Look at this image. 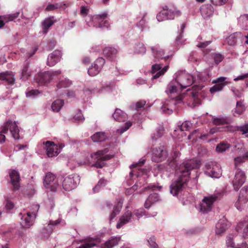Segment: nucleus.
Listing matches in <instances>:
<instances>
[{"label": "nucleus", "mask_w": 248, "mask_h": 248, "mask_svg": "<svg viewBox=\"0 0 248 248\" xmlns=\"http://www.w3.org/2000/svg\"><path fill=\"white\" fill-rule=\"evenodd\" d=\"M204 87L203 84L196 85L192 89H188L185 94H178L183 89L174 78L168 84L165 91L166 93L171 96L162 102L161 111L162 113L170 114L177 106L185 101L187 102V105L190 107L198 106L201 104L200 91Z\"/></svg>", "instance_id": "1"}, {"label": "nucleus", "mask_w": 248, "mask_h": 248, "mask_svg": "<svg viewBox=\"0 0 248 248\" xmlns=\"http://www.w3.org/2000/svg\"><path fill=\"white\" fill-rule=\"evenodd\" d=\"M201 166V161L197 158L186 160L176 168V176L170 186V193L177 196L187 186L191 171L198 169Z\"/></svg>", "instance_id": "2"}, {"label": "nucleus", "mask_w": 248, "mask_h": 248, "mask_svg": "<svg viewBox=\"0 0 248 248\" xmlns=\"http://www.w3.org/2000/svg\"><path fill=\"white\" fill-rule=\"evenodd\" d=\"M152 54L155 63L152 66L151 72L153 75L152 79H155L163 76L169 68L170 56L165 53L164 50L158 46L151 47Z\"/></svg>", "instance_id": "3"}, {"label": "nucleus", "mask_w": 248, "mask_h": 248, "mask_svg": "<svg viewBox=\"0 0 248 248\" xmlns=\"http://www.w3.org/2000/svg\"><path fill=\"white\" fill-rule=\"evenodd\" d=\"M108 151V148H106L104 150L98 151L90 155L86 153L83 155V159L77 160V163L78 165H87L102 168L105 165L104 161L109 159L108 155H105Z\"/></svg>", "instance_id": "4"}, {"label": "nucleus", "mask_w": 248, "mask_h": 248, "mask_svg": "<svg viewBox=\"0 0 248 248\" xmlns=\"http://www.w3.org/2000/svg\"><path fill=\"white\" fill-rule=\"evenodd\" d=\"M230 148H232V152L238 155L244 152V144L242 141L234 138L220 142L216 146V151L218 153H222Z\"/></svg>", "instance_id": "5"}, {"label": "nucleus", "mask_w": 248, "mask_h": 248, "mask_svg": "<svg viewBox=\"0 0 248 248\" xmlns=\"http://www.w3.org/2000/svg\"><path fill=\"white\" fill-rule=\"evenodd\" d=\"M11 134L15 140L22 138L21 132L15 121L8 120L0 128V143L5 141L6 135Z\"/></svg>", "instance_id": "6"}, {"label": "nucleus", "mask_w": 248, "mask_h": 248, "mask_svg": "<svg viewBox=\"0 0 248 248\" xmlns=\"http://www.w3.org/2000/svg\"><path fill=\"white\" fill-rule=\"evenodd\" d=\"M39 207V204H33L29 209L24 210L19 214L20 224L22 228H29L33 224L36 218V214Z\"/></svg>", "instance_id": "7"}, {"label": "nucleus", "mask_w": 248, "mask_h": 248, "mask_svg": "<svg viewBox=\"0 0 248 248\" xmlns=\"http://www.w3.org/2000/svg\"><path fill=\"white\" fill-rule=\"evenodd\" d=\"M108 13L104 12L101 14L92 16L90 15L85 18L87 26L89 27L108 29L109 26L108 21L107 20Z\"/></svg>", "instance_id": "8"}, {"label": "nucleus", "mask_w": 248, "mask_h": 248, "mask_svg": "<svg viewBox=\"0 0 248 248\" xmlns=\"http://www.w3.org/2000/svg\"><path fill=\"white\" fill-rule=\"evenodd\" d=\"M59 178H56L55 174L51 172H47L44 178L43 184L47 192L56 193L61 190V186L59 184Z\"/></svg>", "instance_id": "9"}, {"label": "nucleus", "mask_w": 248, "mask_h": 248, "mask_svg": "<svg viewBox=\"0 0 248 248\" xmlns=\"http://www.w3.org/2000/svg\"><path fill=\"white\" fill-rule=\"evenodd\" d=\"M173 78L183 90L191 86L196 81L195 77L183 71H178L175 73Z\"/></svg>", "instance_id": "10"}, {"label": "nucleus", "mask_w": 248, "mask_h": 248, "mask_svg": "<svg viewBox=\"0 0 248 248\" xmlns=\"http://www.w3.org/2000/svg\"><path fill=\"white\" fill-rule=\"evenodd\" d=\"M217 194H214L204 197L201 202L199 210L202 214L207 213L210 212L213 208L214 202L218 199Z\"/></svg>", "instance_id": "11"}, {"label": "nucleus", "mask_w": 248, "mask_h": 248, "mask_svg": "<svg viewBox=\"0 0 248 248\" xmlns=\"http://www.w3.org/2000/svg\"><path fill=\"white\" fill-rule=\"evenodd\" d=\"M62 178H60V183L62 184V188L67 191L75 189L79 183V176L77 174H71L65 177L62 183Z\"/></svg>", "instance_id": "12"}, {"label": "nucleus", "mask_w": 248, "mask_h": 248, "mask_svg": "<svg viewBox=\"0 0 248 248\" xmlns=\"http://www.w3.org/2000/svg\"><path fill=\"white\" fill-rule=\"evenodd\" d=\"M205 173L213 178H218L222 175L220 165L216 161H209L205 165Z\"/></svg>", "instance_id": "13"}, {"label": "nucleus", "mask_w": 248, "mask_h": 248, "mask_svg": "<svg viewBox=\"0 0 248 248\" xmlns=\"http://www.w3.org/2000/svg\"><path fill=\"white\" fill-rule=\"evenodd\" d=\"M62 225L65 224V221L62 218L59 217L56 220H50L47 225V226L44 227L40 233V236L42 239H47L48 238L50 234L52 233L53 230L57 227L59 225Z\"/></svg>", "instance_id": "14"}, {"label": "nucleus", "mask_w": 248, "mask_h": 248, "mask_svg": "<svg viewBox=\"0 0 248 248\" xmlns=\"http://www.w3.org/2000/svg\"><path fill=\"white\" fill-rule=\"evenodd\" d=\"M168 152L164 146L153 148L152 150V160L155 162H161L167 159Z\"/></svg>", "instance_id": "15"}, {"label": "nucleus", "mask_w": 248, "mask_h": 248, "mask_svg": "<svg viewBox=\"0 0 248 248\" xmlns=\"http://www.w3.org/2000/svg\"><path fill=\"white\" fill-rule=\"evenodd\" d=\"M61 74V70L46 71L40 75L37 81L40 84H46L56 80Z\"/></svg>", "instance_id": "16"}, {"label": "nucleus", "mask_w": 248, "mask_h": 248, "mask_svg": "<svg viewBox=\"0 0 248 248\" xmlns=\"http://www.w3.org/2000/svg\"><path fill=\"white\" fill-rule=\"evenodd\" d=\"M112 86L110 85H103L100 83L96 85V86L93 85L91 88H85L83 90L84 93L87 94H90L92 93H104L109 92L111 91Z\"/></svg>", "instance_id": "17"}, {"label": "nucleus", "mask_w": 248, "mask_h": 248, "mask_svg": "<svg viewBox=\"0 0 248 248\" xmlns=\"http://www.w3.org/2000/svg\"><path fill=\"white\" fill-rule=\"evenodd\" d=\"M105 63V60L103 58H98L88 68V75L91 77H94L98 75L102 70Z\"/></svg>", "instance_id": "18"}, {"label": "nucleus", "mask_w": 248, "mask_h": 248, "mask_svg": "<svg viewBox=\"0 0 248 248\" xmlns=\"http://www.w3.org/2000/svg\"><path fill=\"white\" fill-rule=\"evenodd\" d=\"M145 160V159L140 158L138 162L133 163L129 166L131 170L129 172V175L125 177V180L128 186H130L132 184L131 180L135 179L138 176V175L137 174V168L142 166L144 164Z\"/></svg>", "instance_id": "19"}, {"label": "nucleus", "mask_w": 248, "mask_h": 248, "mask_svg": "<svg viewBox=\"0 0 248 248\" xmlns=\"http://www.w3.org/2000/svg\"><path fill=\"white\" fill-rule=\"evenodd\" d=\"M245 181L246 175L245 172L239 169H236L234 176L232 182L234 190L237 191L244 184Z\"/></svg>", "instance_id": "20"}, {"label": "nucleus", "mask_w": 248, "mask_h": 248, "mask_svg": "<svg viewBox=\"0 0 248 248\" xmlns=\"http://www.w3.org/2000/svg\"><path fill=\"white\" fill-rule=\"evenodd\" d=\"M248 202V186L243 187L240 190L239 195L237 201L235 203V206L240 211H241L245 204Z\"/></svg>", "instance_id": "21"}, {"label": "nucleus", "mask_w": 248, "mask_h": 248, "mask_svg": "<svg viewBox=\"0 0 248 248\" xmlns=\"http://www.w3.org/2000/svg\"><path fill=\"white\" fill-rule=\"evenodd\" d=\"M10 180L9 183L12 186V190L17 191L20 188V175L18 171L13 169L8 171Z\"/></svg>", "instance_id": "22"}, {"label": "nucleus", "mask_w": 248, "mask_h": 248, "mask_svg": "<svg viewBox=\"0 0 248 248\" xmlns=\"http://www.w3.org/2000/svg\"><path fill=\"white\" fill-rule=\"evenodd\" d=\"M36 50L37 48L32 49L31 52H29L27 54L26 57H27V59L25 61L23 67L21 69V78L24 80H26L29 77L31 76V71L29 68L30 63V60L29 59L35 53Z\"/></svg>", "instance_id": "23"}, {"label": "nucleus", "mask_w": 248, "mask_h": 248, "mask_svg": "<svg viewBox=\"0 0 248 248\" xmlns=\"http://www.w3.org/2000/svg\"><path fill=\"white\" fill-rule=\"evenodd\" d=\"M44 148L46 151V155L49 157H52L58 155L57 145L53 141H46L43 143Z\"/></svg>", "instance_id": "24"}, {"label": "nucleus", "mask_w": 248, "mask_h": 248, "mask_svg": "<svg viewBox=\"0 0 248 248\" xmlns=\"http://www.w3.org/2000/svg\"><path fill=\"white\" fill-rule=\"evenodd\" d=\"M0 79L7 86V88H10L15 84V78L12 72L7 71L0 73Z\"/></svg>", "instance_id": "25"}, {"label": "nucleus", "mask_w": 248, "mask_h": 248, "mask_svg": "<svg viewBox=\"0 0 248 248\" xmlns=\"http://www.w3.org/2000/svg\"><path fill=\"white\" fill-rule=\"evenodd\" d=\"M136 220L135 217L132 216V213L130 211L125 212L120 218L117 224L116 227L118 229L121 228L124 225L129 222H134Z\"/></svg>", "instance_id": "26"}, {"label": "nucleus", "mask_w": 248, "mask_h": 248, "mask_svg": "<svg viewBox=\"0 0 248 248\" xmlns=\"http://www.w3.org/2000/svg\"><path fill=\"white\" fill-rule=\"evenodd\" d=\"M62 53L61 50H55L48 56L47 64L49 66H53L61 60Z\"/></svg>", "instance_id": "27"}, {"label": "nucleus", "mask_w": 248, "mask_h": 248, "mask_svg": "<svg viewBox=\"0 0 248 248\" xmlns=\"http://www.w3.org/2000/svg\"><path fill=\"white\" fill-rule=\"evenodd\" d=\"M200 11L203 18L205 20H208L213 16L214 8L211 4H204L201 6Z\"/></svg>", "instance_id": "28"}, {"label": "nucleus", "mask_w": 248, "mask_h": 248, "mask_svg": "<svg viewBox=\"0 0 248 248\" xmlns=\"http://www.w3.org/2000/svg\"><path fill=\"white\" fill-rule=\"evenodd\" d=\"M229 224L227 223V219L223 217L220 219L216 226V233L217 234H220L224 232L228 229Z\"/></svg>", "instance_id": "29"}, {"label": "nucleus", "mask_w": 248, "mask_h": 248, "mask_svg": "<svg viewBox=\"0 0 248 248\" xmlns=\"http://www.w3.org/2000/svg\"><path fill=\"white\" fill-rule=\"evenodd\" d=\"M145 101L141 100L137 102L133 106V108L136 111V112L134 114L133 117L138 123H140L142 120V117L140 116V114L139 113V111L145 105Z\"/></svg>", "instance_id": "30"}, {"label": "nucleus", "mask_w": 248, "mask_h": 248, "mask_svg": "<svg viewBox=\"0 0 248 248\" xmlns=\"http://www.w3.org/2000/svg\"><path fill=\"white\" fill-rule=\"evenodd\" d=\"M212 120L213 123L216 125L229 124L232 121L231 117L225 115H220L217 117L213 116Z\"/></svg>", "instance_id": "31"}, {"label": "nucleus", "mask_w": 248, "mask_h": 248, "mask_svg": "<svg viewBox=\"0 0 248 248\" xmlns=\"http://www.w3.org/2000/svg\"><path fill=\"white\" fill-rule=\"evenodd\" d=\"M212 76V73L210 70L207 69H205L203 72L197 73V78L199 82H209L210 81V78Z\"/></svg>", "instance_id": "32"}, {"label": "nucleus", "mask_w": 248, "mask_h": 248, "mask_svg": "<svg viewBox=\"0 0 248 248\" xmlns=\"http://www.w3.org/2000/svg\"><path fill=\"white\" fill-rule=\"evenodd\" d=\"M112 117L117 122H124L127 118V115L121 109L116 108L112 114Z\"/></svg>", "instance_id": "33"}, {"label": "nucleus", "mask_w": 248, "mask_h": 248, "mask_svg": "<svg viewBox=\"0 0 248 248\" xmlns=\"http://www.w3.org/2000/svg\"><path fill=\"white\" fill-rule=\"evenodd\" d=\"M159 196L157 193H153L150 194L145 202L144 207L147 209L156 202L159 201Z\"/></svg>", "instance_id": "34"}, {"label": "nucleus", "mask_w": 248, "mask_h": 248, "mask_svg": "<svg viewBox=\"0 0 248 248\" xmlns=\"http://www.w3.org/2000/svg\"><path fill=\"white\" fill-rule=\"evenodd\" d=\"M120 240V236H112L102 245L101 248H112L118 245Z\"/></svg>", "instance_id": "35"}, {"label": "nucleus", "mask_w": 248, "mask_h": 248, "mask_svg": "<svg viewBox=\"0 0 248 248\" xmlns=\"http://www.w3.org/2000/svg\"><path fill=\"white\" fill-rule=\"evenodd\" d=\"M242 37V35L241 32H235L227 38L228 44L230 46H234Z\"/></svg>", "instance_id": "36"}, {"label": "nucleus", "mask_w": 248, "mask_h": 248, "mask_svg": "<svg viewBox=\"0 0 248 248\" xmlns=\"http://www.w3.org/2000/svg\"><path fill=\"white\" fill-rule=\"evenodd\" d=\"M123 203V200L120 199L118 202L117 205L113 207V210L109 216V221L111 222L115 217L120 213Z\"/></svg>", "instance_id": "37"}, {"label": "nucleus", "mask_w": 248, "mask_h": 248, "mask_svg": "<svg viewBox=\"0 0 248 248\" xmlns=\"http://www.w3.org/2000/svg\"><path fill=\"white\" fill-rule=\"evenodd\" d=\"M42 92L38 89H31L26 92V96L30 99H35L42 95Z\"/></svg>", "instance_id": "38"}, {"label": "nucleus", "mask_w": 248, "mask_h": 248, "mask_svg": "<svg viewBox=\"0 0 248 248\" xmlns=\"http://www.w3.org/2000/svg\"><path fill=\"white\" fill-rule=\"evenodd\" d=\"M164 133V128L163 126H159L156 129L155 132L151 136V141L153 145H155L158 139L163 136Z\"/></svg>", "instance_id": "39"}, {"label": "nucleus", "mask_w": 248, "mask_h": 248, "mask_svg": "<svg viewBox=\"0 0 248 248\" xmlns=\"http://www.w3.org/2000/svg\"><path fill=\"white\" fill-rule=\"evenodd\" d=\"M163 9L166 15L165 17L167 20L173 19L175 16H179L180 15V11L169 9L167 8V6H166L164 7Z\"/></svg>", "instance_id": "40"}, {"label": "nucleus", "mask_w": 248, "mask_h": 248, "mask_svg": "<svg viewBox=\"0 0 248 248\" xmlns=\"http://www.w3.org/2000/svg\"><path fill=\"white\" fill-rule=\"evenodd\" d=\"M146 52V48L142 43L138 42L133 46V53L137 54L143 55Z\"/></svg>", "instance_id": "41"}, {"label": "nucleus", "mask_w": 248, "mask_h": 248, "mask_svg": "<svg viewBox=\"0 0 248 248\" xmlns=\"http://www.w3.org/2000/svg\"><path fill=\"white\" fill-rule=\"evenodd\" d=\"M91 139L94 142H100L106 140L107 136L104 132H97L91 137Z\"/></svg>", "instance_id": "42"}, {"label": "nucleus", "mask_w": 248, "mask_h": 248, "mask_svg": "<svg viewBox=\"0 0 248 248\" xmlns=\"http://www.w3.org/2000/svg\"><path fill=\"white\" fill-rule=\"evenodd\" d=\"M239 26L243 30H248V15L241 16L238 19Z\"/></svg>", "instance_id": "43"}, {"label": "nucleus", "mask_w": 248, "mask_h": 248, "mask_svg": "<svg viewBox=\"0 0 248 248\" xmlns=\"http://www.w3.org/2000/svg\"><path fill=\"white\" fill-rule=\"evenodd\" d=\"M117 50L112 47H106L103 49V53L104 56L109 59H112L117 54Z\"/></svg>", "instance_id": "44"}, {"label": "nucleus", "mask_w": 248, "mask_h": 248, "mask_svg": "<svg viewBox=\"0 0 248 248\" xmlns=\"http://www.w3.org/2000/svg\"><path fill=\"white\" fill-rule=\"evenodd\" d=\"M59 82L57 84V88L59 89L62 88H67L71 85V82L64 77H58Z\"/></svg>", "instance_id": "45"}, {"label": "nucleus", "mask_w": 248, "mask_h": 248, "mask_svg": "<svg viewBox=\"0 0 248 248\" xmlns=\"http://www.w3.org/2000/svg\"><path fill=\"white\" fill-rule=\"evenodd\" d=\"M64 104V101L62 99H57L51 104V109L53 112H58L62 108Z\"/></svg>", "instance_id": "46"}, {"label": "nucleus", "mask_w": 248, "mask_h": 248, "mask_svg": "<svg viewBox=\"0 0 248 248\" xmlns=\"http://www.w3.org/2000/svg\"><path fill=\"white\" fill-rule=\"evenodd\" d=\"M52 18L53 17H49L45 19L42 22V27L43 29V32L44 33H46L49 27L54 24V21Z\"/></svg>", "instance_id": "47"}, {"label": "nucleus", "mask_w": 248, "mask_h": 248, "mask_svg": "<svg viewBox=\"0 0 248 248\" xmlns=\"http://www.w3.org/2000/svg\"><path fill=\"white\" fill-rule=\"evenodd\" d=\"M245 110V106L243 104V101L240 100L238 101L236 103V107L235 110V112L233 113L234 115L236 116L235 113H236L238 115L241 114Z\"/></svg>", "instance_id": "48"}, {"label": "nucleus", "mask_w": 248, "mask_h": 248, "mask_svg": "<svg viewBox=\"0 0 248 248\" xmlns=\"http://www.w3.org/2000/svg\"><path fill=\"white\" fill-rule=\"evenodd\" d=\"M146 14L145 13L140 20L137 23V27L139 28L141 31H143L148 29L147 22L145 19Z\"/></svg>", "instance_id": "49"}, {"label": "nucleus", "mask_w": 248, "mask_h": 248, "mask_svg": "<svg viewBox=\"0 0 248 248\" xmlns=\"http://www.w3.org/2000/svg\"><path fill=\"white\" fill-rule=\"evenodd\" d=\"M20 15L19 12H17L13 14H11L4 16V18L5 19L6 22L10 21H15L16 20Z\"/></svg>", "instance_id": "50"}, {"label": "nucleus", "mask_w": 248, "mask_h": 248, "mask_svg": "<svg viewBox=\"0 0 248 248\" xmlns=\"http://www.w3.org/2000/svg\"><path fill=\"white\" fill-rule=\"evenodd\" d=\"M107 183V181L104 179H101L98 181L97 184L94 187L93 189V193H96L99 192L100 189L104 187Z\"/></svg>", "instance_id": "51"}, {"label": "nucleus", "mask_w": 248, "mask_h": 248, "mask_svg": "<svg viewBox=\"0 0 248 248\" xmlns=\"http://www.w3.org/2000/svg\"><path fill=\"white\" fill-rule=\"evenodd\" d=\"M132 213V216L135 217L136 220H139L140 218L144 216V208H141L135 210Z\"/></svg>", "instance_id": "52"}, {"label": "nucleus", "mask_w": 248, "mask_h": 248, "mask_svg": "<svg viewBox=\"0 0 248 248\" xmlns=\"http://www.w3.org/2000/svg\"><path fill=\"white\" fill-rule=\"evenodd\" d=\"M150 248H158V245L156 242V238L155 236H151L147 238Z\"/></svg>", "instance_id": "53"}, {"label": "nucleus", "mask_w": 248, "mask_h": 248, "mask_svg": "<svg viewBox=\"0 0 248 248\" xmlns=\"http://www.w3.org/2000/svg\"><path fill=\"white\" fill-rule=\"evenodd\" d=\"M200 134V131L199 129L193 131L188 136V139H192L193 141L195 142L199 140V135Z\"/></svg>", "instance_id": "54"}, {"label": "nucleus", "mask_w": 248, "mask_h": 248, "mask_svg": "<svg viewBox=\"0 0 248 248\" xmlns=\"http://www.w3.org/2000/svg\"><path fill=\"white\" fill-rule=\"evenodd\" d=\"M211 58L214 60L215 63L216 64H218L220 63L224 59L223 56L220 54L213 53L210 54Z\"/></svg>", "instance_id": "55"}, {"label": "nucleus", "mask_w": 248, "mask_h": 248, "mask_svg": "<svg viewBox=\"0 0 248 248\" xmlns=\"http://www.w3.org/2000/svg\"><path fill=\"white\" fill-rule=\"evenodd\" d=\"M216 84L210 89V92L211 93H214L217 92L221 91L225 85V84Z\"/></svg>", "instance_id": "56"}, {"label": "nucleus", "mask_w": 248, "mask_h": 248, "mask_svg": "<svg viewBox=\"0 0 248 248\" xmlns=\"http://www.w3.org/2000/svg\"><path fill=\"white\" fill-rule=\"evenodd\" d=\"M73 120L75 122H83L84 120V117L81 110H79L74 116Z\"/></svg>", "instance_id": "57"}, {"label": "nucleus", "mask_w": 248, "mask_h": 248, "mask_svg": "<svg viewBox=\"0 0 248 248\" xmlns=\"http://www.w3.org/2000/svg\"><path fill=\"white\" fill-rule=\"evenodd\" d=\"M192 124L188 121L184 122L180 125V129L181 131H187L192 126Z\"/></svg>", "instance_id": "58"}, {"label": "nucleus", "mask_w": 248, "mask_h": 248, "mask_svg": "<svg viewBox=\"0 0 248 248\" xmlns=\"http://www.w3.org/2000/svg\"><path fill=\"white\" fill-rule=\"evenodd\" d=\"M56 9H60L61 11H64L67 7L69 6V3L60 2L54 4Z\"/></svg>", "instance_id": "59"}, {"label": "nucleus", "mask_w": 248, "mask_h": 248, "mask_svg": "<svg viewBox=\"0 0 248 248\" xmlns=\"http://www.w3.org/2000/svg\"><path fill=\"white\" fill-rule=\"evenodd\" d=\"M132 125V123L130 122H127L124 126L121 127L117 130V132L120 134H123L124 132L127 130L129 127Z\"/></svg>", "instance_id": "60"}, {"label": "nucleus", "mask_w": 248, "mask_h": 248, "mask_svg": "<svg viewBox=\"0 0 248 248\" xmlns=\"http://www.w3.org/2000/svg\"><path fill=\"white\" fill-rule=\"evenodd\" d=\"M237 129L238 131L241 132L243 135L248 133V123L237 126Z\"/></svg>", "instance_id": "61"}, {"label": "nucleus", "mask_w": 248, "mask_h": 248, "mask_svg": "<svg viewBox=\"0 0 248 248\" xmlns=\"http://www.w3.org/2000/svg\"><path fill=\"white\" fill-rule=\"evenodd\" d=\"M5 207L7 212L11 213V210L14 207V204L11 201L6 200L5 202Z\"/></svg>", "instance_id": "62"}, {"label": "nucleus", "mask_w": 248, "mask_h": 248, "mask_svg": "<svg viewBox=\"0 0 248 248\" xmlns=\"http://www.w3.org/2000/svg\"><path fill=\"white\" fill-rule=\"evenodd\" d=\"M89 12V9L87 8V7L84 6H81L80 7V15L81 16L84 17H86V18L89 15H88Z\"/></svg>", "instance_id": "63"}, {"label": "nucleus", "mask_w": 248, "mask_h": 248, "mask_svg": "<svg viewBox=\"0 0 248 248\" xmlns=\"http://www.w3.org/2000/svg\"><path fill=\"white\" fill-rule=\"evenodd\" d=\"M166 16V15H165V13L164 12V10H163L157 14L156 19L158 21L161 22L164 20H167V18H166L165 17Z\"/></svg>", "instance_id": "64"}]
</instances>
